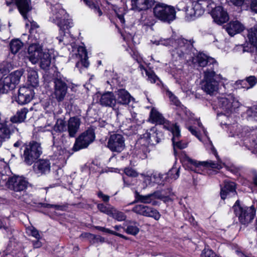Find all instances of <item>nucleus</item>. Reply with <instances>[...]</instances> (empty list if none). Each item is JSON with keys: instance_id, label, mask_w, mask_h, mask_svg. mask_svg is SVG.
Here are the masks:
<instances>
[{"instance_id": "34", "label": "nucleus", "mask_w": 257, "mask_h": 257, "mask_svg": "<svg viewBox=\"0 0 257 257\" xmlns=\"http://www.w3.org/2000/svg\"><path fill=\"white\" fill-rule=\"evenodd\" d=\"M15 1L20 13L24 19H26V14L30 10L29 1L28 0H15Z\"/></svg>"}, {"instance_id": "44", "label": "nucleus", "mask_w": 257, "mask_h": 257, "mask_svg": "<svg viewBox=\"0 0 257 257\" xmlns=\"http://www.w3.org/2000/svg\"><path fill=\"white\" fill-rule=\"evenodd\" d=\"M144 179V183L145 184L146 186H154V173L151 174H141Z\"/></svg>"}, {"instance_id": "24", "label": "nucleus", "mask_w": 257, "mask_h": 257, "mask_svg": "<svg viewBox=\"0 0 257 257\" xmlns=\"http://www.w3.org/2000/svg\"><path fill=\"white\" fill-rule=\"evenodd\" d=\"M155 0H131L132 9L140 12L151 9L154 5Z\"/></svg>"}, {"instance_id": "31", "label": "nucleus", "mask_w": 257, "mask_h": 257, "mask_svg": "<svg viewBox=\"0 0 257 257\" xmlns=\"http://www.w3.org/2000/svg\"><path fill=\"white\" fill-rule=\"evenodd\" d=\"M195 1H194V3ZM208 7V2L207 0H197L194 5V16L199 17L204 12V8Z\"/></svg>"}, {"instance_id": "4", "label": "nucleus", "mask_w": 257, "mask_h": 257, "mask_svg": "<svg viewBox=\"0 0 257 257\" xmlns=\"http://www.w3.org/2000/svg\"><path fill=\"white\" fill-rule=\"evenodd\" d=\"M230 130L232 131L233 136H237L241 139L240 145L244 146L248 150H252V152L257 153V135H251L247 132V129L242 127L240 125L233 124Z\"/></svg>"}, {"instance_id": "12", "label": "nucleus", "mask_w": 257, "mask_h": 257, "mask_svg": "<svg viewBox=\"0 0 257 257\" xmlns=\"http://www.w3.org/2000/svg\"><path fill=\"white\" fill-rule=\"evenodd\" d=\"M107 147L112 152L121 153L125 147L124 138L119 134L110 135L107 140Z\"/></svg>"}, {"instance_id": "22", "label": "nucleus", "mask_w": 257, "mask_h": 257, "mask_svg": "<svg viewBox=\"0 0 257 257\" xmlns=\"http://www.w3.org/2000/svg\"><path fill=\"white\" fill-rule=\"evenodd\" d=\"M150 118L153 123L162 124L164 127L168 130H170L172 125L169 121L166 120L162 115L155 108H153L151 111Z\"/></svg>"}, {"instance_id": "61", "label": "nucleus", "mask_w": 257, "mask_h": 257, "mask_svg": "<svg viewBox=\"0 0 257 257\" xmlns=\"http://www.w3.org/2000/svg\"><path fill=\"white\" fill-rule=\"evenodd\" d=\"M44 131H51L53 129V126L52 125L51 123L47 122L44 126Z\"/></svg>"}, {"instance_id": "28", "label": "nucleus", "mask_w": 257, "mask_h": 257, "mask_svg": "<svg viewBox=\"0 0 257 257\" xmlns=\"http://www.w3.org/2000/svg\"><path fill=\"white\" fill-rule=\"evenodd\" d=\"M100 103L102 105L113 107L116 104V97L112 92H107L101 95Z\"/></svg>"}, {"instance_id": "40", "label": "nucleus", "mask_w": 257, "mask_h": 257, "mask_svg": "<svg viewBox=\"0 0 257 257\" xmlns=\"http://www.w3.org/2000/svg\"><path fill=\"white\" fill-rule=\"evenodd\" d=\"M53 130L56 132L62 133L67 131L66 121L62 119H58L55 124L53 126Z\"/></svg>"}, {"instance_id": "13", "label": "nucleus", "mask_w": 257, "mask_h": 257, "mask_svg": "<svg viewBox=\"0 0 257 257\" xmlns=\"http://www.w3.org/2000/svg\"><path fill=\"white\" fill-rule=\"evenodd\" d=\"M239 102L232 94H226L218 97V105L227 113L232 112L239 106Z\"/></svg>"}, {"instance_id": "17", "label": "nucleus", "mask_w": 257, "mask_h": 257, "mask_svg": "<svg viewBox=\"0 0 257 257\" xmlns=\"http://www.w3.org/2000/svg\"><path fill=\"white\" fill-rule=\"evenodd\" d=\"M28 182L22 177L13 176L7 182L8 188L16 192L24 191L27 187Z\"/></svg>"}, {"instance_id": "55", "label": "nucleus", "mask_w": 257, "mask_h": 257, "mask_svg": "<svg viewBox=\"0 0 257 257\" xmlns=\"http://www.w3.org/2000/svg\"><path fill=\"white\" fill-rule=\"evenodd\" d=\"M103 232H106V233H110L111 234H113V235H116V236H119L121 238H124V239H126V237L124 235H123V234H121L120 233H119L116 231H112L111 230H110L108 228H104V230H103Z\"/></svg>"}, {"instance_id": "46", "label": "nucleus", "mask_w": 257, "mask_h": 257, "mask_svg": "<svg viewBox=\"0 0 257 257\" xmlns=\"http://www.w3.org/2000/svg\"><path fill=\"white\" fill-rule=\"evenodd\" d=\"M150 194H148L146 195L138 194L136 197L137 201L144 204H153V200Z\"/></svg>"}, {"instance_id": "15", "label": "nucleus", "mask_w": 257, "mask_h": 257, "mask_svg": "<svg viewBox=\"0 0 257 257\" xmlns=\"http://www.w3.org/2000/svg\"><path fill=\"white\" fill-rule=\"evenodd\" d=\"M132 210L138 214L152 217L156 220H158L161 217L160 213L156 209L143 204L136 205Z\"/></svg>"}, {"instance_id": "64", "label": "nucleus", "mask_w": 257, "mask_h": 257, "mask_svg": "<svg viewBox=\"0 0 257 257\" xmlns=\"http://www.w3.org/2000/svg\"><path fill=\"white\" fill-rule=\"evenodd\" d=\"M253 181L255 185L257 187V174H255L253 177Z\"/></svg>"}, {"instance_id": "33", "label": "nucleus", "mask_w": 257, "mask_h": 257, "mask_svg": "<svg viewBox=\"0 0 257 257\" xmlns=\"http://www.w3.org/2000/svg\"><path fill=\"white\" fill-rule=\"evenodd\" d=\"M28 82L32 87H36L39 85L38 74L36 71L31 68H28Z\"/></svg>"}, {"instance_id": "8", "label": "nucleus", "mask_w": 257, "mask_h": 257, "mask_svg": "<svg viewBox=\"0 0 257 257\" xmlns=\"http://www.w3.org/2000/svg\"><path fill=\"white\" fill-rule=\"evenodd\" d=\"M24 150L23 157L24 162L28 165H32L42 153L40 144L32 141L24 146Z\"/></svg>"}, {"instance_id": "41", "label": "nucleus", "mask_w": 257, "mask_h": 257, "mask_svg": "<svg viewBox=\"0 0 257 257\" xmlns=\"http://www.w3.org/2000/svg\"><path fill=\"white\" fill-rule=\"evenodd\" d=\"M23 46V43L18 39L11 41L10 44V50L13 54H16Z\"/></svg>"}, {"instance_id": "45", "label": "nucleus", "mask_w": 257, "mask_h": 257, "mask_svg": "<svg viewBox=\"0 0 257 257\" xmlns=\"http://www.w3.org/2000/svg\"><path fill=\"white\" fill-rule=\"evenodd\" d=\"M165 181H166V178H165V174H162L157 172L154 173V184L164 185Z\"/></svg>"}, {"instance_id": "6", "label": "nucleus", "mask_w": 257, "mask_h": 257, "mask_svg": "<svg viewBox=\"0 0 257 257\" xmlns=\"http://www.w3.org/2000/svg\"><path fill=\"white\" fill-rule=\"evenodd\" d=\"M155 17L160 21L170 24L176 18L174 7L164 4H157L154 8Z\"/></svg>"}, {"instance_id": "50", "label": "nucleus", "mask_w": 257, "mask_h": 257, "mask_svg": "<svg viewBox=\"0 0 257 257\" xmlns=\"http://www.w3.org/2000/svg\"><path fill=\"white\" fill-rule=\"evenodd\" d=\"M200 257H219L212 249L205 248L201 254Z\"/></svg>"}, {"instance_id": "26", "label": "nucleus", "mask_w": 257, "mask_h": 257, "mask_svg": "<svg viewBox=\"0 0 257 257\" xmlns=\"http://www.w3.org/2000/svg\"><path fill=\"white\" fill-rule=\"evenodd\" d=\"M115 97L116 103L123 105H128L132 100L134 99L130 94L124 89L118 90L116 92Z\"/></svg>"}, {"instance_id": "60", "label": "nucleus", "mask_w": 257, "mask_h": 257, "mask_svg": "<svg viewBox=\"0 0 257 257\" xmlns=\"http://www.w3.org/2000/svg\"><path fill=\"white\" fill-rule=\"evenodd\" d=\"M236 253L239 257H251L250 255L245 254L242 251L238 250H236Z\"/></svg>"}, {"instance_id": "25", "label": "nucleus", "mask_w": 257, "mask_h": 257, "mask_svg": "<svg viewBox=\"0 0 257 257\" xmlns=\"http://www.w3.org/2000/svg\"><path fill=\"white\" fill-rule=\"evenodd\" d=\"M236 194L235 184L233 182L225 181L224 186L221 188V199L224 200L227 197L234 196Z\"/></svg>"}, {"instance_id": "30", "label": "nucleus", "mask_w": 257, "mask_h": 257, "mask_svg": "<svg viewBox=\"0 0 257 257\" xmlns=\"http://www.w3.org/2000/svg\"><path fill=\"white\" fill-rule=\"evenodd\" d=\"M77 56L80 59V61L76 63V66L78 67L81 64L85 68L89 66V63L88 61L87 53L86 49L83 46H79L77 48Z\"/></svg>"}, {"instance_id": "7", "label": "nucleus", "mask_w": 257, "mask_h": 257, "mask_svg": "<svg viewBox=\"0 0 257 257\" xmlns=\"http://www.w3.org/2000/svg\"><path fill=\"white\" fill-rule=\"evenodd\" d=\"M22 70L15 71L6 77L0 79V93H6L13 89L18 84L23 75Z\"/></svg>"}, {"instance_id": "58", "label": "nucleus", "mask_w": 257, "mask_h": 257, "mask_svg": "<svg viewBox=\"0 0 257 257\" xmlns=\"http://www.w3.org/2000/svg\"><path fill=\"white\" fill-rule=\"evenodd\" d=\"M38 27L39 26L38 24L36 22L34 21L31 22V29L30 30L31 34L33 33L34 30L36 28H38Z\"/></svg>"}, {"instance_id": "47", "label": "nucleus", "mask_w": 257, "mask_h": 257, "mask_svg": "<svg viewBox=\"0 0 257 257\" xmlns=\"http://www.w3.org/2000/svg\"><path fill=\"white\" fill-rule=\"evenodd\" d=\"M166 95L169 98L170 101L171 102L172 104L175 105L176 106H181V102L178 99L177 96H176L171 91L169 90L166 91Z\"/></svg>"}, {"instance_id": "20", "label": "nucleus", "mask_w": 257, "mask_h": 257, "mask_svg": "<svg viewBox=\"0 0 257 257\" xmlns=\"http://www.w3.org/2000/svg\"><path fill=\"white\" fill-rule=\"evenodd\" d=\"M194 125H197L198 127L197 128L196 126H193L194 136L197 138L200 141L203 143L208 141L211 145L212 143L207 136V132L203 126L202 123L200 121V120L194 119Z\"/></svg>"}, {"instance_id": "27", "label": "nucleus", "mask_w": 257, "mask_h": 257, "mask_svg": "<svg viewBox=\"0 0 257 257\" xmlns=\"http://www.w3.org/2000/svg\"><path fill=\"white\" fill-rule=\"evenodd\" d=\"M33 167L37 174L39 175L46 174L50 171V163L47 160H40L35 163Z\"/></svg>"}, {"instance_id": "49", "label": "nucleus", "mask_w": 257, "mask_h": 257, "mask_svg": "<svg viewBox=\"0 0 257 257\" xmlns=\"http://www.w3.org/2000/svg\"><path fill=\"white\" fill-rule=\"evenodd\" d=\"M153 200V205H157V201H156V199H162L163 198L164 196L162 194L161 192L160 191H155L152 193H150Z\"/></svg>"}, {"instance_id": "38", "label": "nucleus", "mask_w": 257, "mask_h": 257, "mask_svg": "<svg viewBox=\"0 0 257 257\" xmlns=\"http://www.w3.org/2000/svg\"><path fill=\"white\" fill-rule=\"evenodd\" d=\"M0 229L2 230L4 233L6 234L8 237L13 233V229L10 226L9 220L7 218L0 219Z\"/></svg>"}, {"instance_id": "3", "label": "nucleus", "mask_w": 257, "mask_h": 257, "mask_svg": "<svg viewBox=\"0 0 257 257\" xmlns=\"http://www.w3.org/2000/svg\"><path fill=\"white\" fill-rule=\"evenodd\" d=\"M52 50L42 49L41 45L38 43L31 44L28 49V58L33 63L36 64L40 62V67L47 69L49 67L51 62Z\"/></svg>"}, {"instance_id": "42", "label": "nucleus", "mask_w": 257, "mask_h": 257, "mask_svg": "<svg viewBox=\"0 0 257 257\" xmlns=\"http://www.w3.org/2000/svg\"><path fill=\"white\" fill-rule=\"evenodd\" d=\"M110 216L118 221H124L126 218V215L122 212L120 211L115 208H112Z\"/></svg>"}, {"instance_id": "35", "label": "nucleus", "mask_w": 257, "mask_h": 257, "mask_svg": "<svg viewBox=\"0 0 257 257\" xmlns=\"http://www.w3.org/2000/svg\"><path fill=\"white\" fill-rule=\"evenodd\" d=\"M247 37L251 45L257 49V23L248 30Z\"/></svg>"}, {"instance_id": "1", "label": "nucleus", "mask_w": 257, "mask_h": 257, "mask_svg": "<svg viewBox=\"0 0 257 257\" xmlns=\"http://www.w3.org/2000/svg\"><path fill=\"white\" fill-rule=\"evenodd\" d=\"M199 67L204 73L202 89L208 94H215L219 88V81L222 79L221 75L216 73L218 68L217 62L213 58L200 53L194 57V68L199 70Z\"/></svg>"}, {"instance_id": "39", "label": "nucleus", "mask_w": 257, "mask_h": 257, "mask_svg": "<svg viewBox=\"0 0 257 257\" xmlns=\"http://www.w3.org/2000/svg\"><path fill=\"white\" fill-rule=\"evenodd\" d=\"M179 168L173 167L167 174H165L166 181H170V180H176L179 176Z\"/></svg>"}, {"instance_id": "5", "label": "nucleus", "mask_w": 257, "mask_h": 257, "mask_svg": "<svg viewBox=\"0 0 257 257\" xmlns=\"http://www.w3.org/2000/svg\"><path fill=\"white\" fill-rule=\"evenodd\" d=\"M235 215L238 217L239 222L247 225L253 219L255 215V209L253 206L247 207L237 200L232 207Z\"/></svg>"}, {"instance_id": "11", "label": "nucleus", "mask_w": 257, "mask_h": 257, "mask_svg": "<svg viewBox=\"0 0 257 257\" xmlns=\"http://www.w3.org/2000/svg\"><path fill=\"white\" fill-rule=\"evenodd\" d=\"M95 138L94 130L92 128L87 129L76 139L73 150L76 152L86 148L94 141Z\"/></svg>"}, {"instance_id": "9", "label": "nucleus", "mask_w": 257, "mask_h": 257, "mask_svg": "<svg viewBox=\"0 0 257 257\" xmlns=\"http://www.w3.org/2000/svg\"><path fill=\"white\" fill-rule=\"evenodd\" d=\"M157 130L155 127L151 128L149 131L146 132L143 135V137L136 144V148H138L139 144H142L145 141L146 143L143 144L141 151L143 152V154H141L139 156L140 158L144 159L147 157V153L148 152L147 146L149 144L154 145L159 143L160 139L158 137V134L156 133Z\"/></svg>"}, {"instance_id": "19", "label": "nucleus", "mask_w": 257, "mask_h": 257, "mask_svg": "<svg viewBox=\"0 0 257 257\" xmlns=\"http://www.w3.org/2000/svg\"><path fill=\"white\" fill-rule=\"evenodd\" d=\"M211 15L214 21L218 25L225 23L229 20L226 11L221 6L215 7L212 10Z\"/></svg>"}, {"instance_id": "2", "label": "nucleus", "mask_w": 257, "mask_h": 257, "mask_svg": "<svg viewBox=\"0 0 257 257\" xmlns=\"http://www.w3.org/2000/svg\"><path fill=\"white\" fill-rule=\"evenodd\" d=\"M68 15L65 10L60 4H56L52 7V13L50 21L56 24L62 31L63 35L57 37L59 43L64 41L65 34L64 31L72 27L73 23L71 19H68Z\"/></svg>"}, {"instance_id": "10", "label": "nucleus", "mask_w": 257, "mask_h": 257, "mask_svg": "<svg viewBox=\"0 0 257 257\" xmlns=\"http://www.w3.org/2000/svg\"><path fill=\"white\" fill-rule=\"evenodd\" d=\"M211 146V151L212 153L215 156L217 159V162H215L213 161L208 160L206 161H197L194 160V172H196L199 174H202L204 171V169L208 168L212 169H220L222 168L223 164L219 158V156L217 155V152L214 148Z\"/></svg>"}, {"instance_id": "62", "label": "nucleus", "mask_w": 257, "mask_h": 257, "mask_svg": "<svg viewBox=\"0 0 257 257\" xmlns=\"http://www.w3.org/2000/svg\"><path fill=\"white\" fill-rule=\"evenodd\" d=\"M39 240V239H37V240L33 241V245L34 247L38 248L41 246L42 243Z\"/></svg>"}, {"instance_id": "54", "label": "nucleus", "mask_w": 257, "mask_h": 257, "mask_svg": "<svg viewBox=\"0 0 257 257\" xmlns=\"http://www.w3.org/2000/svg\"><path fill=\"white\" fill-rule=\"evenodd\" d=\"M124 173L128 176L136 177L138 176V173L133 169L131 168H126L124 170Z\"/></svg>"}, {"instance_id": "57", "label": "nucleus", "mask_w": 257, "mask_h": 257, "mask_svg": "<svg viewBox=\"0 0 257 257\" xmlns=\"http://www.w3.org/2000/svg\"><path fill=\"white\" fill-rule=\"evenodd\" d=\"M250 8L253 12L257 13V0L253 1L251 2Z\"/></svg>"}, {"instance_id": "51", "label": "nucleus", "mask_w": 257, "mask_h": 257, "mask_svg": "<svg viewBox=\"0 0 257 257\" xmlns=\"http://www.w3.org/2000/svg\"><path fill=\"white\" fill-rule=\"evenodd\" d=\"M97 208L101 212L109 216L111 214V210L113 208L112 207H107L103 204H98L97 205Z\"/></svg>"}, {"instance_id": "32", "label": "nucleus", "mask_w": 257, "mask_h": 257, "mask_svg": "<svg viewBox=\"0 0 257 257\" xmlns=\"http://www.w3.org/2000/svg\"><path fill=\"white\" fill-rule=\"evenodd\" d=\"M124 230L128 234L136 235L139 231V224L137 222L128 221L123 223Z\"/></svg>"}, {"instance_id": "43", "label": "nucleus", "mask_w": 257, "mask_h": 257, "mask_svg": "<svg viewBox=\"0 0 257 257\" xmlns=\"http://www.w3.org/2000/svg\"><path fill=\"white\" fill-rule=\"evenodd\" d=\"M140 68L142 70H144L146 75L148 77V80L151 83H155L159 79V78L152 70L150 69H146L142 65L140 66Z\"/></svg>"}, {"instance_id": "29", "label": "nucleus", "mask_w": 257, "mask_h": 257, "mask_svg": "<svg viewBox=\"0 0 257 257\" xmlns=\"http://www.w3.org/2000/svg\"><path fill=\"white\" fill-rule=\"evenodd\" d=\"M244 29V26L237 21L230 22L226 27V31L231 36L241 32Z\"/></svg>"}, {"instance_id": "52", "label": "nucleus", "mask_w": 257, "mask_h": 257, "mask_svg": "<svg viewBox=\"0 0 257 257\" xmlns=\"http://www.w3.org/2000/svg\"><path fill=\"white\" fill-rule=\"evenodd\" d=\"M27 232L37 239H40L41 238L38 230L33 226L27 228Z\"/></svg>"}, {"instance_id": "21", "label": "nucleus", "mask_w": 257, "mask_h": 257, "mask_svg": "<svg viewBox=\"0 0 257 257\" xmlns=\"http://www.w3.org/2000/svg\"><path fill=\"white\" fill-rule=\"evenodd\" d=\"M173 135L172 139L173 145L174 148V152L176 153L175 148L183 149L187 147V144L179 141L181 136L180 130L177 125H172L169 130Z\"/></svg>"}, {"instance_id": "63", "label": "nucleus", "mask_w": 257, "mask_h": 257, "mask_svg": "<svg viewBox=\"0 0 257 257\" xmlns=\"http://www.w3.org/2000/svg\"><path fill=\"white\" fill-rule=\"evenodd\" d=\"M117 17L119 19L120 22L122 24H124V23L125 20H124V19L123 18V15H117Z\"/></svg>"}, {"instance_id": "53", "label": "nucleus", "mask_w": 257, "mask_h": 257, "mask_svg": "<svg viewBox=\"0 0 257 257\" xmlns=\"http://www.w3.org/2000/svg\"><path fill=\"white\" fill-rule=\"evenodd\" d=\"M183 165L185 170L192 171L193 168V161L190 159H186L183 161Z\"/></svg>"}, {"instance_id": "56", "label": "nucleus", "mask_w": 257, "mask_h": 257, "mask_svg": "<svg viewBox=\"0 0 257 257\" xmlns=\"http://www.w3.org/2000/svg\"><path fill=\"white\" fill-rule=\"evenodd\" d=\"M97 196L99 198L102 199L104 202H108L109 200V197L107 195L103 194L101 191H99L97 193Z\"/></svg>"}, {"instance_id": "16", "label": "nucleus", "mask_w": 257, "mask_h": 257, "mask_svg": "<svg viewBox=\"0 0 257 257\" xmlns=\"http://www.w3.org/2000/svg\"><path fill=\"white\" fill-rule=\"evenodd\" d=\"M190 42V41H188L187 40L182 38H179L175 41L171 39H165L161 38L158 41L153 42V43L157 45H163L164 46H168L172 44V46L174 47H176L177 45L178 48H182L181 50V53L179 54V55L180 56L183 53V51L188 48Z\"/></svg>"}, {"instance_id": "14", "label": "nucleus", "mask_w": 257, "mask_h": 257, "mask_svg": "<svg viewBox=\"0 0 257 257\" xmlns=\"http://www.w3.org/2000/svg\"><path fill=\"white\" fill-rule=\"evenodd\" d=\"M54 91L53 95L58 102L62 101L67 94L68 86L66 82L61 78L54 80Z\"/></svg>"}, {"instance_id": "36", "label": "nucleus", "mask_w": 257, "mask_h": 257, "mask_svg": "<svg viewBox=\"0 0 257 257\" xmlns=\"http://www.w3.org/2000/svg\"><path fill=\"white\" fill-rule=\"evenodd\" d=\"M12 124L9 125L0 123V141L6 139H9L11 134V128H13Z\"/></svg>"}, {"instance_id": "48", "label": "nucleus", "mask_w": 257, "mask_h": 257, "mask_svg": "<svg viewBox=\"0 0 257 257\" xmlns=\"http://www.w3.org/2000/svg\"><path fill=\"white\" fill-rule=\"evenodd\" d=\"M248 118L257 121V107L248 108L246 111Z\"/></svg>"}, {"instance_id": "37", "label": "nucleus", "mask_w": 257, "mask_h": 257, "mask_svg": "<svg viewBox=\"0 0 257 257\" xmlns=\"http://www.w3.org/2000/svg\"><path fill=\"white\" fill-rule=\"evenodd\" d=\"M28 112V109L26 108H23L17 111L16 114L11 118L12 122L20 123L25 120L26 118V115Z\"/></svg>"}, {"instance_id": "59", "label": "nucleus", "mask_w": 257, "mask_h": 257, "mask_svg": "<svg viewBox=\"0 0 257 257\" xmlns=\"http://www.w3.org/2000/svg\"><path fill=\"white\" fill-rule=\"evenodd\" d=\"M244 0H230L231 2L236 6H241Z\"/></svg>"}, {"instance_id": "18", "label": "nucleus", "mask_w": 257, "mask_h": 257, "mask_svg": "<svg viewBox=\"0 0 257 257\" xmlns=\"http://www.w3.org/2000/svg\"><path fill=\"white\" fill-rule=\"evenodd\" d=\"M34 94V91L31 87H21L19 90L17 102L22 105L27 104L32 100Z\"/></svg>"}, {"instance_id": "23", "label": "nucleus", "mask_w": 257, "mask_h": 257, "mask_svg": "<svg viewBox=\"0 0 257 257\" xmlns=\"http://www.w3.org/2000/svg\"><path fill=\"white\" fill-rule=\"evenodd\" d=\"M81 122V119L78 116L69 118L67 123V131L70 137L74 138L76 136L79 130Z\"/></svg>"}]
</instances>
